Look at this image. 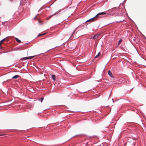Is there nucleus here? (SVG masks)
I'll return each mask as SVG.
<instances>
[{"instance_id":"nucleus-3","label":"nucleus","mask_w":146,"mask_h":146,"mask_svg":"<svg viewBox=\"0 0 146 146\" xmlns=\"http://www.w3.org/2000/svg\"><path fill=\"white\" fill-rule=\"evenodd\" d=\"M108 74L109 75V76L111 77V78L112 79H113L114 77L112 76V73L111 72L110 70H109L108 72Z\"/></svg>"},{"instance_id":"nucleus-15","label":"nucleus","mask_w":146,"mask_h":146,"mask_svg":"<svg viewBox=\"0 0 146 146\" xmlns=\"http://www.w3.org/2000/svg\"><path fill=\"white\" fill-rule=\"evenodd\" d=\"M116 9V7H114L112 9L113 11L115 9Z\"/></svg>"},{"instance_id":"nucleus-20","label":"nucleus","mask_w":146,"mask_h":146,"mask_svg":"<svg viewBox=\"0 0 146 146\" xmlns=\"http://www.w3.org/2000/svg\"><path fill=\"white\" fill-rule=\"evenodd\" d=\"M3 135H0V136H2Z\"/></svg>"},{"instance_id":"nucleus-5","label":"nucleus","mask_w":146,"mask_h":146,"mask_svg":"<svg viewBox=\"0 0 146 146\" xmlns=\"http://www.w3.org/2000/svg\"><path fill=\"white\" fill-rule=\"evenodd\" d=\"M19 77V76L18 75H16L13 76L12 78V79H17Z\"/></svg>"},{"instance_id":"nucleus-19","label":"nucleus","mask_w":146,"mask_h":146,"mask_svg":"<svg viewBox=\"0 0 146 146\" xmlns=\"http://www.w3.org/2000/svg\"><path fill=\"white\" fill-rule=\"evenodd\" d=\"M113 23V22L111 23H110L108 24V25H109V24H110L112 23Z\"/></svg>"},{"instance_id":"nucleus-8","label":"nucleus","mask_w":146,"mask_h":146,"mask_svg":"<svg viewBox=\"0 0 146 146\" xmlns=\"http://www.w3.org/2000/svg\"><path fill=\"white\" fill-rule=\"evenodd\" d=\"M15 39L16 40V41L17 42H21V41L20 40L18 39L17 38H15Z\"/></svg>"},{"instance_id":"nucleus-10","label":"nucleus","mask_w":146,"mask_h":146,"mask_svg":"<svg viewBox=\"0 0 146 146\" xmlns=\"http://www.w3.org/2000/svg\"><path fill=\"white\" fill-rule=\"evenodd\" d=\"M124 19H123L121 21H117L116 22V23H120V22H123V21H124Z\"/></svg>"},{"instance_id":"nucleus-11","label":"nucleus","mask_w":146,"mask_h":146,"mask_svg":"<svg viewBox=\"0 0 146 146\" xmlns=\"http://www.w3.org/2000/svg\"><path fill=\"white\" fill-rule=\"evenodd\" d=\"M55 13H54L53 15H50L48 17V19H50V18L53 15H55Z\"/></svg>"},{"instance_id":"nucleus-2","label":"nucleus","mask_w":146,"mask_h":146,"mask_svg":"<svg viewBox=\"0 0 146 146\" xmlns=\"http://www.w3.org/2000/svg\"><path fill=\"white\" fill-rule=\"evenodd\" d=\"M34 56H32L28 57H23L21 58V60H26L27 59H30L33 58L34 57Z\"/></svg>"},{"instance_id":"nucleus-6","label":"nucleus","mask_w":146,"mask_h":146,"mask_svg":"<svg viewBox=\"0 0 146 146\" xmlns=\"http://www.w3.org/2000/svg\"><path fill=\"white\" fill-rule=\"evenodd\" d=\"M52 79L54 80V81H55V75H52Z\"/></svg>"},{"instance_id":"nucleus-21","label":"nucleus","mask_w":146,"mask_h":146,"mask_svg":"<svg viewBox=\"0 0 146 146\" xmlns=\"http://www.w3.org/2000/svg\"><path fill=\"white\" fill-rule=\"evenodd\" d=\"M126 1V0H124V1Z\"/></svg>"},{"instance_id":"nucleus-12","label":"nucleus","mask_w":146,"mask_h":146,"mask_svg":"<svg viewBox=\"0 0 146 146\" xmlns=\"http://www.w3.org/2000/svg\"><path fill=\"white\" fill-rule=\"evenodd\" d=\"M75 31H76L75 30L73 31V32L72 33L71 35V36H72L75 33Z\"/></svg>"},{"instance_id":"nucleus-16","label":"nucleus","mask_w":146,"mask_h":146,"mask_svg":"<svg viewBox=\"0 0 146 146\" xmlns=\"http://www.w3.org/2000/svg\"><path fill=\"white\" fill-rule=\"evenodd\" d=\"M98 55H97L95 56L94 58H97L98 57Z\"/></svg>"},{"instance_id":"nucleus-9","label":"nucleus","mask_w":146,"mask_h":146,"mask_svg":"<svg viewBox=\"0 0 146 146\" xmlns=\"http://www.w3.org/2000/svg\"><path fill=\"white\" fill-rule=\"evenodd\" d=\"M122 41V39H120L118 42V45H119L120 44V43Z\"/></svg>"},{"instance_id":"nucleus-13","label":"nucleus","mask_w":146,"mask_h":146,"mask_svg":"<svg viewBox=\"0 0 146 146\" xmlns=\"http://www.w3.org/2000/svg\"><path fill=\"white\" fill-rule=\"evenodd\" d=\"M43 99H44V98H43L42 97V98H41L40 99V101H41V102H42V101L43 100Z\"/></svg>"},{"instance_id":"nucleus-7","label":"nucleus","mask_w":146,"mask_h":146,"mask_svg":"<svg viewBox=\"0 0 146 146\" xmlns=\"http://www.w3.org/2000/svg\"><path fill=\"white\" fill-rule=\"evenodd\" d=\"M7 38V37H6L5 38H4L3 39H2V40H1L0 41V42H1V43H2V42L5 41L6 39V38Z\"/></svg>"},{"instance_id":"nucleus-22","label":"nucleus","mask_w":146,"mask_h":146,"mask_svg":"<svg viewBox=\"0 0 146 146\" xmlns=\"http://www.w3.org/2000/svg\"><path fill=\"white\" fill-rule=\"evenodd\" d=\"M125 1H123V3Z\"/></svg>"},{"instance_id":"nucleus-18","label":"nucleus","mask_w":146,"mask_h":146,"mask_svg":"<svg viewBox=\"0 0 146 146\" xmlns=\"http://www.w3.org/2000/svg\"><path fill=\"white\" fill-rule=\"evenodd\" d=\"M36 16H35L34 18L35 19H36Z\"/></svg>"},{"instance_id":"nucleus-14","label":"nucleus","mask_w":146,"mask_h":146,"mask_svg":"<svg viewBox=\"0 0 146 146\" xmlns=\"http://www.w3.org/2000/svg\"><path fill=\"white\" fill-rule=\"evenodd\" d=\"M44 34H39L38 36H42V35H44Z\"/></svg>"},{"instance_id":"nucleus-17","label":"nucleus","mask_w":146,"mask_h":146,"mask_svg":"<svg viewBox=\"0 0 146 146\" xmlns=\"http://www.w3.org/2000/svg\"><path fill=\"white\" fill-rule=\"evenodd\" d=\"M100 52H99L98 53V54L97 55H98V56H99V55L100 54Z\"/></svg>"},{"instance_id":"nucleus-1","label":"nucleus","mask_w":146,"mask_h":146,"mask_svg":"<svg viewBox=\"0 0 146 146\" xmlns=\"http://www.w3.org/2000/svg\"><path fill=\"white\" fill-rule=\"evenodd\" d=\"M106 14V13L105 12H102L100 13H98L95 17H94L93 18L90 19H89L86 21L85 22H87L89 21H93L96 20V19L98 17L100 16V17H102V16L101 15H103Z\"/></svg>"},{"instance_id":"nucleus-4","label":"nucleus","mask_w":146,"mask_h":146,"mask_svg":"<svg viewBox=\"0 0 146 146\" xmlns=\"http://www.w3.org/2000/svg\"><path fill=\"white\" fill-rule=\"evenodd\" d=\"M99 36V35L96 34L93 37V38L94 39H95L97 38Z\"/></svg>"}]
</instances>
